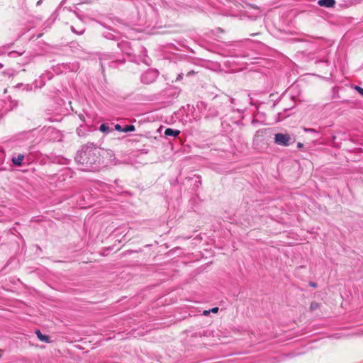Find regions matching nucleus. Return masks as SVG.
<instances>
[{
	"label": "nucleus",
	"instance_id": "1",
	"mask_svg": "<svg viewBox=\"0 0 363 363\" xmlns=\"http://www.w3.org/2000/svg\"><path fill=\"white\" fill-rule=\"evenodd\" d=\"M80 169L86 172H97L103 164L101 150L93 143L83 145L74 157Z\"/></svg>",
	"mask_w": 363,
	"mask_h": 363
},
{
	"label": "nucleus",
	"instance_id": "2",
	"mask_svg": "<svg viewBox=\"0 0 363 363\" xmlns=\"http://www.w3.org/2000/svg\"><path fill=\"white\" fill-rule=\"evenodd\" d=\"M99 60L102 72H104V69L106 66L109 67H116V65L118 63L124 62V60L119 61L117 59H116L114 55L109 54H102L99 57Z\"/></svg>",
	"mask_w": 363,
	"mask_h": 363
},
{
	"label": "nucleus",
	"instance_id": "3",
	"mask_svg": "<svg viewBox=\"0 0 363 363\" xmlns=\"http://www.w3.org/2000/svg\"><path fill=\"white\" fill-rule=\"evenodd\" d=\"M295 142V138L288 133H278L274 135V143L279 146L288 147Z\"/></svg>",
	"mask_w": 363,
	"mask_h": 363
},
{
	"label": "nucleus",
	"instance_id": "4",
	"mask_svg": "<svg viewBox=\"0 0 363 363\" xmlns=\"http://www.w3.org/2000/svg\"><path fill=\"white\" fill-rule=\"evenodd\" d=\"M158 71L155 69H149L144 72L141 76V82L143 84H150L155 81L158 77Z\"/></svg>",
	"mask_w": 363,
	"mask_h": 363
},
{
	"label": "nucleus",
	"instance_id": "5",
	"mask_svg": "<svg viewBox=\"0 0 363 363\" xmlns=\"http://www.w3.org/2000/svg\"><path fill=\"white\" fill-rule=\"evenodd\" d=\"M61 67L65 69L64 73L69 72H75L79 69V64L76 61L73 62L61 63Z\"/></svg>",
	"mask_w": 363,
	"mask_h": 363
},
{
	"label": "nucleus",
	"instance_id": "6",
	"mask_svg": "<svg viewBox=\"0 0 363 363\" xmlns=\"http://www.w3.org/2000/svg\"><path fill=\"white\" fill-rule=\"evenodd\" d=\"M115 130L119 132L128 133L133 132L135 130V127L134 125L128 124V125H121V124H116Z\"/></svg>",
	"mask_w": 363,
	"mask_h": 363
},
{
	"label": "nucleus",
	"instance_id": "7",
	"mask_svg": "<svg viewBox=\"0 0 363 363\" xmlns=\"http://www.w3.org/2000/svg\"><path fill=\"white\" fill-rule=\"evenodd\" d=\"M98 185H99V186H98L99 189L104 192H111V193L113 194V191H114L113 190H116L115 186L108 184H106L102 182H100Z\"/></svg>",
	"mask_w": 363,
	"mask_h": 363
},
{
	"label": "nucleus",
	"instance_id": "8",
	"mask_svg": "<svg viewBox=\"0 0 363 363\" xmlns=\"http://www.w3.org/2000/svg\"><path fill=\"white\" fill-rule=\"evenodd\" d=\"M25 159L24 155L18 154L17 156H13L11 158L13 164L16 167H21L23 164V161Z\"/></svg>",
	"mask_w": 363,
	"mask_h": 363
},
{
	"label": "nucleus",
	"instance_id": "9",
	"mask_svg": "<svg viewBox=\"0 0 363 363\" xmlns=\"http://www.w3.org/2000/svg\"><path fill=\"white\" fill-rule=\"evenodd\" d=\"M266 131L267 129H259L256 131L253 138L254 144L262 140L264 135L265 134Z\"/></svg>",
	"mask_w": 363,
	"mask_h": 363
},
{
	"label": "nucleus",
	"instance_id": "10",
	"mask_svg": "<svg viewBox=\"0 0 363 363\" xmlns=\"http://www.w3.org/2000/svg\"><path fill=\"white\" fill-rule=\"evenodd\" d=\"M335 0H319L318 4L325 8H333L335 5Z\"/></svg>",
	"mask_w": 363,
	"mask_h": 363
},
{
	"label": "nucleus",
	"instance_id": "11",
	"mask_svg": "<svg viewBox=\"0 0 363 363\" xmlns=\"http://www.w3.org/2000/svg\"><path fill=\"white\" fill-rule=\"evenodd\" d=\"M165 136L177 137L180 134V130L167 128L164 133Z\"/></svg>",
	"mask_w": 363,
	"mask_h": 363
},
{
	"label": "nucleus",
	"instance_id": "12",
	"mask_svg": "<svg viewBox=\"0 0 363 363\" xmlns=\"http://www.w3.org/2000/svg\"><path fill=\"white\" fill-rule=\"evenodd\" d=\"M35 334L38 337V338L42 341V342H47V343H49L50 342V337L47 335H44L43 334L40 330H35Z\"/></svg>",
	"mask_w": 363,
	"mask_h": 363
},
{
	"label": "nucleus",
	"instance_id": "13",
	"mask_svg": "<svg viewBox=\"0 0 363 363\" xmlns=\"http://www.w3.org/2000/svg\"><path fill=\"white\" fill-rule=\"evenodd\" d=\"M52 69L54 72L57 74H62L65 72V69H63L62 67H61V64H58L56 66H54Z\"/></svg>",
	"mask_w": 363,
	"mask_h": 363
},
{
	"label": "nucleus",
	"instance_id": "14",
	"mask_svg": "<svg viewBox=\"0 0 363 363\" xmlns=\"http://www.w3.org/2000/svg\"><path fill=\"white\" fill-rule=\"evenodd\" d=\"M99 130L103 133H108L109 132H111V128L108 124L103 123L100 125Z\"/></svg>",
	"mask_w": 363,
	"mask_h": 363
},
{
	"label": "nucleus",
	"instance_id": "15",
	"mask_svg": "<svg viewBox=\"0 0 363 363\" xmlns=\"http://www.w3.org/2000/svg\"><path fill=\"white\" fill-rule=\"evenodd\" d=\"M320 303H318V302H315V301H313L311 303V306H310V311H314L318 308H320Z\"/></svg>",
	"mask_w": 363,
	"mask_h": 363
},
{
	"label": "nucleus",
	"instance_id": "16",
	"mask_svg": "<svg viewBox=\"0 0 363 363\" xmlns=\"http://www.w3.org/2000/svg\"><path fill=\"white\" fill-rule=\"evenodd\" d=\"M23 52L11 51L8 52V56L10 57H16L23 55Z\"/></svg>",
	"mask_w": 363,
	"mask_h": 363
},
{
	"label": "nucleus",
	"instance_id": "17",
	"mask_svg": "<svg viewBox=\"0 0 363 363\" xmlns=\"http://www.w3.org/2000/svg\"><path fill=\"white\" fill-rule=\"evenodd\" d=\"M71 30L73 33H75L78 35H81V34H83L84 32V29H81L79 30H77V29H75V28L74 26H72L71 27Z\"/></svg>",
	"mask_w": 363,
	"mask_h": 363
},
{
	"label": "nucleus",
	"instance_id": "18",
	"mask_svg": "<svg viewBox=\"0 0 363 363\" xmlns=\"http://www.w3.org/2000/svg\"><path fill=\"white\" fill-rule=\"evenodd\" d=\"M303 130H304L305 133H318V131L316 130L314 128H304Z\"/></svg>",
	"mask_w": 363,
	"mask_h": 363
},
{
	"label": "nucleus",
	"instance_id": "19",
	"mask_svg": "<svg viewBox=\"0 0 363 363\" xmlns=\"http://www.w3.org/2000/svg\"><path fill=\"white\" fill-rule=\"evenodd\" d=\"M354 89L361 95L363 96V88L359 86H354Z\"/></svg>",
	"mask_w": 363,
	"mask_h": 363
},
{
	"label": "nucleus",
	"instance_id": "20",
	"mask_svg": "<svg viewBox=\"0 0 363 363\" xmlns=\"http://www.w3.org/2000/svg\"><path fill=\"white\" fill-rule=\"evenodd\" d=\"M309 286L313 287V288H316L318 286V284L315 282L310 281L309 282Z\"/></svg>",
	"mask_w": 363,
	"mask_h": 363
},
{
	"label": "nucleus",
	"instance_id": "21",
	"mask_svg": "<svg viewBox=\"0 0 363 363\" xmlns=\"http://www.w3.org/2000/svg\"><path fill=\"white\" fill-rule=\"evenodd\" d=\"M45 77H48V79H50L52 78V75L50 74H47L46 75H42L40 77L42 79H44Z\"/></svg>",
	"mask_w": 363,
	"mask_h": 363
},
{
	"label": "nucleus",
	"instance_id": "22",
	"mask_svg": "<svg viewBox=\"0 0 363 363\" xmlns=\"http://www.w3.org/2000/svg\"><path fill=\"white\" fill-rule=\"evenodd\" d=\"M211 311V312H213L214 313H217L218 311V308H217V307L213 308Z\"/></svg>",
	"mask_w": 363,
	"mask_h": 363
},
{
	"label": "nucleus",
	"instance_id": "23",
	"mask_svg": "<svg viewBox=\"0 0 363 363\" xmlns=\"http://www.w3.org/2000/svg\"><path fill=\"white\" fill-rule=\"evenodd\" d=\"M183 77V74H179L177 78V81L182 79Z\"/></svg>",
	"mask_w": 363,
	"mask_h": 363
},
{
	"label": "nucleus",
	"instance_id": "24",
	"mask_svg": "<svg viewBox=\"0 0 363 363\" xmlns=\"http://www.w3.org/2000/svg\"><path fill=\"white\" fill-rule=\"evenodd\" d=\"M303 147V144L301 143H298L297 147L298 148H302Z\"/></svg>",
	"mask_w": 363,
	"mask_h": 363
},
{
	"label": "nucleus",
	"instance_id": "25",
	"mask_svg": "<svg viewBox=\"0 0 363 363\" xmlns=\"http://www.w3.org/2000/svg\"><path fill=\"white\" fill-rule=\"evenodd\" d=\"M118 188H119V189H118H118H116V190H113V191H113V193H116V194H120V193H121L120 189H121V187H120V186H119Z\"/></svg>",
	"mask_w": 363,
	"mask_h": 363
},
{
	"label": "nucleus",
	"instance_id": "26",
	"mask_svg": "<svg viewBox=\"0 0 363 363\" xmlns=\"http://www.w3.org/2000/svg\"><path fill=\"white\" fill-rule=\"evenodd\" d=\"M114 183H115V184L116 185L117 187H119V180L116 179L114 181Z\"/></svg>",
	"mask_w": 363,
	"mask_h": 363
},
{
	"label": "nucleus",
	"instance_id": "27",
	"mask_svg": "<svg viewBox=\"0 0 363 363\" xmlns=\"http://www.w3.org/2000/svg\"><path fill=\"white\" fill-rule=\"evenodd\" d=\"M79 118H80V119H81L82 121H85V119H84V115L80 114V115H79Z\"/></svg>",
	"mask_w": 363,
	"mask_h": 363
},
{
	"label": "nucleus",
	"instance_id": "28",
	"mask_svg": "<svg viewBox=\"0 0 363 363\" xmlns=\"http://www.w3.org/2000/svg\"><path fill=\"white\" fill-rule=\"evenodd\" d=\"M42 1H43V0L38 1L37 3H36V6H40L42 4Z\"/></svg>",
	"mask_w": 363,
	"mask_h": 363
},
{
	"label": "nucleus",
	"instance_id": "29",
	"mask_svg": "<svg viewBox=\"0 0 363 363\" xmlns=\"http://www.w3.org/2000/svg\"><path fill=\"white\" fill-rule=\"evenodd\" d=\"M143 62H144V63H145L146 65H149V62H148L147 59L145 58V59H143Z\"/></svg>",
	"mask_w": 363,
	"mask_h": 363
},
{
	"label": "nucleus",
	"instance_id": "30",
	"mask_svg": "<svg viewBox=\"0 0 363 363\" xmlns=\"http://www.w3.org/2000/svg\"><path fill=\"white\" fill-rule=\"evenodd\" d=\"M26 87H27L26 88L27 91L31 90V89H32V87L30 85H28V84L26 85Z\"/></svg>",
	"mask_w": 363,
	"mask_h": 363
},
{
	"label": "nucleus",
	"instance_id": "31",
	"mask_svg": "<svg viewBox=\"0 0 363 363\" xmlns=\"http://www.w3.org/2000/svg\"><path fill=\"white\" fill-rule=\"evenodd\" d=\"M193 74H194V72L193 71L189 72L188 74H187V76H190V75H191Z\"/></svg>",
	"mask_w": 363,
	"mask_h": 363
},
{
	"label": "nucleus",
	"instance_id": "32",
	"mask_svg": "<svg viewBox=\"0 0 363 363\" xmlns=\"http://www.w3.org/2000/svg\"><path fill=\"white\" fill-rule=\"evenodd\" d=\"M320 62H325V63L328 64V60H321Z\"/></svg>",
	"mask_w": 363,
	"mask_h": 363
},
{
	"label": "nucleus",
	"instance_id": "33",
	"mask_svg": "<svg viewBox=\"0 0 363 363\" xmlns=\"http://www.w3.org/2000/svg\"><path fill=\"white\" fill-rule=\"evenodd\" d=\"M230 102H231L232 104H233L234 99H233V98H230Z\"/></svg>",
	"mask_w": 363,
	"mask_h": 363
},
{
	"label": "nucleus",
	"instance_id": "34",
	"mask_svg": "<svg viewBox=\"0 0 363 363\" xmlns=\"http://www.w3.org/2000/svg\"><path fill=\"white\" fill-rule=\"evenodd\" d=\"M201 180H199V181H198V182H196V184H201Z\"/></svg>",
	"mask_w": 363,
	"mask_h": 363
},
{
	"label": "nucleus",
	"instance_id": "35",
	"mask_svg": "<svg viewBox=\"0 0 363 363\" xmlns=\"http://www.w3.org/2000/svg\"><path fill=\"white\" fill-rule=\"evenodd\" d=\"M201 180H199V181H198V182H196V184H201Z\"/></svg>",
	"mask_w": 363,
	"mask_h": 363
},
{
	"label": "nucleus",
	"instance_id": "36",
	"mask_svg": "<svg viewBox=\"0 0 363 363\" xmlns=\"http://www.w3.org/2000/svg\"><path fill=\"white\" fill-rule=\"evenodd\" d=\"M3 67V65L0 63V69Z\"/></svg>",
	"mask_w": 363,
	"mask_h": 363
},
{
	"label": "nucleus",
	"instance_id": "37",
	"mask_svg": "<svg viewBox=\"0 0 363 363\" xmlns=\"http://www.w3.org/2000/svg\"><path fill=\"white\" fill-rule=\"evenodd\" d=\"M208 313V311H204V314H206V313Z\"/></svg>",
	"mask_w": 363,
	"mask_h": 363
}]
</instances>
